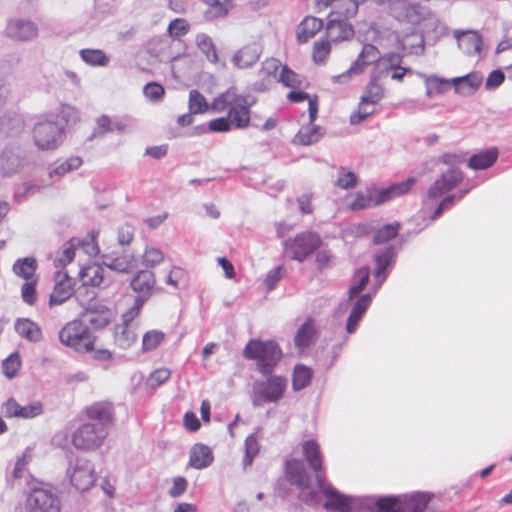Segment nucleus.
Segmentation results:
<instances>
[{
    "label": "nucleus",
    "mask_w": 512,
    "mask_h": 512,
    "mask_svg": "<svg viewBox=\"0 0 512 512\" xmlns=\"http://www.w3.org/2000/svg\"><path fill=\"white\" fill-rule=\"evenodd\" d=\"M255 102L253 96L238 94L234 88H230L213 100L211 110L217 113L227 110V117L233 126L243 129L250 123V108Z\"/></svg>",
    "instance_id": "1"
},
{
    "label": "nucleus",
    "mask_w": 512,
    "mask_h": 512,
    "mask_svg": "<svg viewBox=\"0 0 512 512\" xmlns=\"http://www.w3.org/2000/svg\"><path fill=\"white\" fill-rule=\"evenodd\" d=\"M243 356L247 360L256 363L259 373L271 374L282 358V350L274 340L251 339L243 350Z\"/></svg>",
    "instance_id": "2"
},
{
    "label": "nucleus",
    "mask_w": 512,
    "mask_h": 512,
    "mask_svg": "<svg viewBox=\"0 0 512 512\" xmlns=\"http://www.w3.org/2000/svg\"><path fill=\"white\" fill-rule=\"evenodd\" d=\"M430 500V494L424 492L384 496L375 501L370 512H425Z\"/></svg>",
    "instance_id": "3"
},
{
    "label": "nucleus",
    "mask_w": 512,
    "mask_h": 512,
    "mask_svg": "<svg viewBox=\"0 0 512 512\" xmlns=\"http://www.w3.org/2000/svg\"><path fill=\"white\" fill-rule=\"evenodd\" d=\"M263 380L253 383L251 402L254 407L276 404L283 399L287 389V379L282 375L267 374Z\"/></svg>",
    "instance_id": "4"
},
{
    "label": "nucleus",
    "mask_w": 512,
    "mask_h": 512,
    "mask_svg": "<svg viewBox=\"0 0 512 512\" xmlns=\"http://www.w3.org/2000/svg\"><path fill=\"white\" fill-rule=\"evenodd\" d=\"M60 341L77 352H90L94 348L95 337L84 322H67L59 332Z\"/></svg>",
    "instance_id": "5"
},
{
    "label": "nucleus",
    "mask_w": 512,
    "mask_h": 512,
    "mask_svg": "<svg viewBox=\"0 0 512 512\" xmlns=\"http://www.w3.org/2000/svg\"><path fill=\"white\" fill-rule=\"evenodd\" d=\"M107 436L106 427L84 423L73 432L71 442L77 450L94 451L103 445Z\"/></svg>",
    "instance_id": "6"
},
{
    "label": "nucleus",
    "mask_w": 512,
    "mask_h": 512,
    "mask_svg": "<svg viewBox=\"0 0 512 512\" xmlns=\"http://www.w3.org/2000/svg\"><path fill=\"white\" fill-rule=\"evenodd\" d=\"M285 476L289 483L296 485L299 492V498L312 503L315 500V491L310 487V477L301 460L290 459L285 463Z\"/></svg>",
    "instance_id": "7"
},
{
    "label": "nucleus",
    "mask_w": 512,
    "mask_h": 512,
    "mask_svg": "<svg viewBox=\"0 0 512 512\" xmlns=\"http://www.w3.org/2000/svg\"><path fill=\"white\" fill-rule=\"evenodd\" d=\"M321 244L322 241L318 234L306 231L297 234L293 239L287 240L285 249L290 258L302 262L319 249Z\"/></svg>",
    "instance_id": "8"
},
{
    "label": "nucleus",
    "mask_w": 512,
    "mask_h": 512,
    "mask_svg": "<svg viewBox=\"0 0 512 512\" xmlns=\"http://www.w3.org/2000/svg\"><path fill=\"white\" fill-rule=\"evenodd\" d=\"M33 139L41 150L56 149L62 141V128L54 121L39 122L34 126Z\"/></svg>",
    "instance_id": "9"
},
{
    "label": "nucleus",
    "mask_w": 512,
    "mask_h": 512,
    "mask_svg": "<svg viewBox=\"0 0 512 512\" xmlns=\"http://www.w3.org/2000/svg\"><path fill=\"white\" fill-rule=\"evenodd\" d=\"M384 96V89L375 79L371 80L354 114V124L365 120L377 111V106Z\"/></svg>",
    "instance_id": "10"
},
{
    "label": "nucleus",
    "mask_w": 512,
    "mask_h": 512,
    "mask_svg": "<svg viewBox=\"0 0 512 512\" xmlns=\"http://www.w3.org/2000/svg\"><path fill=\"white\" fill-rule=\"evenodd\" d=\"M326 33L332 42L349 40L352 35L349 6L342 11H332L326 26Z\"/></svg>",
    "instance_id": "11"
},
{
    "label": "nucleus",
    "mask_w": 512,
    "mask_h": 512,
    "mask_svg": "<svg viewBox=\"0 0 512 512\" xmlns=\"http://www.w3.org/2000/svg\"><path fill=\"white\" fill-rule=\"evenodd\" d=\"M26 503L29 512H60L59 499L47 489H33Z\"/></svg>",
    "instance_id": "12"
},
{
    "label": "nucleus",
    "mask_w": 512,
    "mask_h": 512,
    "mask_svg": "<svg viewBox=\"0 0 512 512\" xmlns=\"http://www.w3.org/2000/svg\"><path fill=\"white\" fill-rule=\"evenodd\" d=\"M70 481L79 491L89 490L96 481L94 464L88 459H77L70 475Z\"/></svg>",
    "instance_id": "13"
},
{
    "label": "nucleus",
    "mask_w": 512,
    "mask_h": 512,
    "mask_svg": "<svg viewBox=\"0 0 512 512\" xmlns=\"http://www.w3.org/2000/svg\"><path fill=\"white\" fill-rule=\"evenodd\" d=\"M319 489L324 494L326 501L324 507L332 512H349L351 509V500L349 497L341 494L331 484L325 481L322 475L317 476Z\"/></svg>",
    "instance_id": "14"
},
{
    "label": "nucleus",
    "mask_w": 512,
    "mask_h": 512,
    "mask_svg": "<svg viewBox=\"0 0 512 512\" xmlns=\"http://www.w3.org/2000/svg\"><path fill=\"white\" fill-rule=\"evenodd\" d=\"M462 181L463 174L461 171L448 170L441 174L429 187L427 197L429 200H437L456 188Z\"/></svg>",
    "instance_id": "15"
},
{
    "label": "nucleus",
    "mask_w": 512,
    "mask_h": 512,
    "mask_svg": "<svg viewBox=\"0 0 512 512\" xmlns=\"http://www.w3.org/2000/svg\"><path fill=\"white\" fill-rule=\"evenodd\" d=\"M6 35L18 42L32 41L38 36V27L31 20L13 18L7 22Z\"/></svg>",
    "instance_id": "16"
},
{
    "label": "nucleus",
    "mask_w": 512,
    "mask_h": 512,
    "mask_svg": "<svg viewBox=\"0 0 512 512\" xmlns=\"http://www.w3.org/2000/svg\"><path fill=\"white\" fill-rule=\"evenodd\" d=\"M43 405L36 401L27 405H20L15 399L10 398L2 405V413L7 418L30 419L41 415Z\"/></svg>",
    "instance_id": "17"
},
{
    "label": "nucleus",
    "mask_w": 512,
    "mask_h": 512,
    "mask_svg": "<svg viewBox=\"0 0 512 512\" xmlns=\"http://www.w3.org/2000/svg\"><path fill=\"white\" fill-rule=\"evenodd\" d=\"M54 289L50 295V305H59L68 300L74 292L73 279L64 271L54 275Z\"/></svg>",
    "instance_id": "18"
},
{
    "label": "nucleus",
    "mask_w": 512,
    "mask_h": 512,
    "mask_svg": "<svg viewBox=\"0 0 512 512\" xmlns=\"http://www.w3.org/2000/svg\"><path fill=\"white\" fill-rule=\"evenodd\" d=\"M102 262L111 270L128 273L136 267L137 260L132 253L111 251L102 254Z\"/></svg>",
    "instance_id": "19"
},
{
    "label": "nucleus",
    "mask_w": 512,
    "mask_h": 512,
    "mask_svg": "<svg viewBox=\"0 0 512 512\" xmlns=\"http://www.w3.org/2000/svg\"><path fill=\"white\" fill-rule=\"evenodd\" d=\"M85 416L95 421L96 426H108L114 421V409L112 403L108 401H99L87 406L84 410Z\"/></svg>",
    "instance_id": "20"
},
{
    "label": "nucleus",
    "mask_w": 512,
    "mask_h": 512,
    "mask_svg": "<svg viewBox=\"0 0 512 512\" xmlns=\"http://www.w3.org/2000/svg\"><path fill=\"white\" fill-rule=\"evenodd\" d=\"M262 45L259 41H252L238 49L233 57L232 63L235 67L245 69L253 66L260 58Z\"/></svg>",
    "instance_id": "21"
},
{
    "label": "nucleus",
    "mask_w": 512,
    "mask_h": 512,
    "mask_svg": "<svg viewBox=\"0 0 512 512\" xmlns=\"http://www.w3.org/2000/svg\"><path fill=\"white\" fill-rule=\"evenodd\" d=\"M301 448L307 464L316 473V477L318 475L324 477V456L318 442L314 439L306 440L301 444Z\"/></svg>",
    "instance_id": "22"
},
{
    "label": "nucleus",
    "mask_w": 512,
    "mask_h": 512,
    "mask_svg": "<svg viewBox=\"0 0 512 512\" xmlns=\"http://www.w3.org/2000/svg\"><path fill=\"white\" fill-rule=\"evenodd\" d=\"M22 157L19 148L7 146L0 152V174L11 176L17 173L22 167Z\"/></svg>",
    "instance_id": "23"
},
{
    "label": "nucleus",
    "mask_w": 512,
    "mask_h": 512,
    "mask_svg": "<svg viewBox=\"0 0 512 512\" xmlns=\"http://www.w3.org/2000/svg\"><path fill=\"white\" fill-rule=\"evenodd\" d=\"M454 37L457 39L458 47L467 55H476L480 53L482 39L476 31H454Z\"/></svg>",
    "instance_id": "24"
},
{
    "label": "nucleus",
    "mask_w": 512,
    "mask_h": 512,
    "mask_svg": "<svg viewBox=\"0 0 512 512\" xmlns=\"http://www.w3.org/2000/svg\"><path fill=\"white\" fill-rule=\"evenodd\" d=\"M393 250L390 248L385 249L383 252L375 256L376 268L374 271L373 293L380 288L387 278V269L393 260Z\"/></svg>",
    "instance_id": "25"
},
{
    "label": "nucleus",
    "mask_w": 512,
    "mask_h": 512,
    "mask_svg": "<svg viewBox=\"0 0 512 512\" xmlns=\"http://www.w3.org/2000/svg\"><path fill=\"white\" fill-rule=\"evenodd\" d=\"M323 27L320 18L307 16L297 26L296 35L299 43H306L313 38Z\"/></svg>",
    "instance_id": "26"
},
{
    "label": "nucleus",
    "mask_w": 512,
    "mask_h": 512,
    "mask_svg": "<svg viewBox=\"0 0 512 512\" xmlns=\"http://www.w3.org/2000/svg\"><path fill=\"white\" fill-rule=\"evenodd\" d=\"M78 276L84 286L96 287L104 280V268L98 263H89L80 269Z\"/></svg>",
    "instance_id": "27"
},
{
    "label": "nucleus",
    "mask_w": 512,
    "mask_h": 512,
    "mask_svg": "<svg viewBox=\"0 0 512 512\" xmlns=\"http://www.w3.org/2000/svg\"><path fill=\"white\" fill-rule=\"evenodd\" d=\"M451 82L457 93L471 95L480 87L482 76L478 73H470L463 77L453 78Z\"/></svg>",
    "instance_id": "28"
},
{
    "label": "nucleus",
    "mask_w": 512,
    "mask_h": 512,
    "mask_svg": "<svg viewBox=\"0 0 512 512\" xmlns=\"http://www.w3.org/2000/svg\"><path fill=\"white\" fill-rule=\"evenodd\" d=\"M498 155V149L492 147L486 151L472 155L468 159L467 165L472 170H484L491 167L497 161Z\"/></svg>",
    "instance_id": "29"
},
{
    "label": "nucleus",
    "mask_w": 512,
    "mask_h": 512,
    "mask_svg": "<svg viewBox=\"0 0 512 512\" xmlns=\"http://www.w3.org/2000/svg\"><path fill=\"white\" fill-rule=\"evenodd\" d=\"M213 455L211 449L204 444H195L189 455V464L195 469H203L211 464Z\"/></svg>",
    "instance_id": "30"
},
{
    "label": "nucleus",
    "mask_w": 512,
    "mask_h": 512,
    "mask_svg": "<svg viewBox=\"0 0 512 512\" xmlns=\"http://www.w3.org/2000/svg\"><path fill=\"white\" fill-rule=\"evenodd\" d=\"M82 163V159L78 156H72L64 160H58L57 162L50 165L48 168V175L50 178H53L54 176H64L65 174L78 169Z\"/></svg>",
    "instance_id": "31"
},
{
    "label": "nucleus",
    "mask_w": 512,
    "mask_h": 512,
    "mask_svg": "<svg viewBox=\"0 0 512 512\" xmlns=\"http://www.w3.org/2000/svg\"><path fill=\"white\" fill-rule=\"evenodd\" d=\"M316 330L312 322H304L295 335V346L300 352L309 347L316 340Z\"/></svg>",
    "instance_id": "32"
},
{
    "label": "nucleus",
    "mask_w": 512,
    "mask_h": 512,
    "mask_svg": "<svg viewBox=\"0 0 512 512\" xmlns=\"http://www.w3.org/2000/svg\"><path fill=\"white\" fill-rule=\"evenodd\" d=\"M322 135V128L320 126L309 123L299 130L294 141L302 145H311L318 142Z\"/></svg>",
    "instance_id": "33"
},
{
    "label": "nucleus",
    "mask_w": 512,
    "mask_h": 512,
    "mask_svg": "<svg viewBox=\"0 0 512 512\" xmlns=\"http://www.w3.org/2000/svg\"><path fill=\"white\" fill-rule=\"evenodd\" d=\"M313 377V370L303 364H297L293 369L292 388L299 391L307 387Z\"/></svg>",
    "instance_id": "34"
},
{
    "label": "nucleus",
    "mask_w": 512,
    "mask_h": 512,
    "mask_svg": "<svg viewBox=\"0 0 512 512\" xmlns=\"http://www.w3.org/2000/svg\"><path fill=\"white\" fill-rule=\"evenodd\" d=\"M154 274L148 270L138 272L131 280V287L134 291L148 293L154 286Z\"/></svg>",
    "instance_id": "35"
},
{
    "label": "nucleus",
    "mask_w": 512,
    "mask_h": 512,
    "mask_svg": "<svg viewBox=\"0 0 512 512\" xmlns=\"http://www.w3.org/2000/svg\"><path fill=\"white\" fill-rule=\"evenodd\" d=\"M378 58L379 52L375 46L371 44L364 45L357 60L354 62V73L362 71L365 66L376 62Z\"/></svg>",
    "instance_id": "36"
},
{
    "label": "nucleus",
    "mask_w": 512,
    "mask_h": 512,
    "mask_svg": "<svg viewBox=\"0 0 512 512\" xmlns=\"http://www.w3.org/2000/svg\"><path fill=\"white\" fill-rule=\"evenodd\" d=\"M401 225L399 222H393L389 224H385L378 229H375L373 235V242L375 244L386 243L397 237L399 234V230Z\"/></svg>",
    "instance_id": "37"
},
{
    "label": "nucleus",
    "mask_w": 512,
    "mask_h": 512,
    "mask_svg": "<svg viewBox=\"0 0 512 512\" xmlns=\"http://www.w3.org/2000/svg\"><path fill=\"white\" fill-rule=\"evenodd\" d=\"M81 59L90 66L104 67L109 64V57L100 49H82Z\"/></svg>",
    "instance_id": "38"
},
{
    "label": "nucleus",
    "mask_w": 512,
    "mask_h": 512,
    "mask_svg": "<svg viewBox=\"0 0 512 512\" xmlns=\"http://www.w3.org/2000/svg\"><path fill=\"white\" fill-rule=\"evenodd\" d=\"M208 8L205 16L209 19H215L225 16L231 8L230 0H202Z\"/></svg>",
    "instance_id": "39"
},
{
    "label": "nucleus",
    "mask_w": 512,
    "mask_h": 512,
    "mask_svg": "<svg viewBox=\"0 0 512 512\" xmlns=\"http://www.w3.org/2000/svg\"><path fill=\"white\" fill-rule=\"evenodd\" d=\"M37 261L32 257L18 259L13 265V271L16 275L25 280H30L36 271Z\"/></svg>",
    "instance_id": "40"
},
{
    "label": "nucleus",
    "mask_w": 512,
    "mask_h": 512,
    "mask_svg": "<svg viewBox=\"0 0 512 512\" xmlns=\"http://www.w3.org/2000/svg\"><path fill=\"white\" fill-rule=\"evenodd\" d=\"M84 316H92L90 320H110V309L102 302L91 301L84 309Z\"/></svg>",
    "instance_id": "41"
},
{
    "label": "nucleus",
    "mask_w": 512,
    "mask_h": 512,
    "mask_svg": "<svg viewBox=\"0 0 512 512\" xmlns=\"http://www.w3.org/2000/svg\"><path fill=\"white\" fill-rule=\"evenodd\" d=\"M24 128V121L19 115H5L1 119L0 131L7 135H16Z\"/></svg>",
    "instance_id": "42"
},
{
    "label": "nucleus",
    "mask_w": 512,
    "mask_h": 512,
    "mask_svg": "<svg viewBox=\"0 0 512 512\" xmlns=\"http://www.w3.org/2000/svg\"><path fill=\"white\" fill-rule=\"evenodd\" d=\"M15 330L29 341H39L42 338L41 329L36 322H16Z\"/></svg>",
    "instance_id": "43"
},
{
    "label": "nucleus",
    "mask_w": 512,
    "mask_h": 512,
    "mask_svg": "<svg viewBox=\"0 0 512 512\" xmlns=\"http://www.w3.org/2000/svg\"><path fill=\"white\" fill-rule=\"evenodd\" d=\"M188 106L191 114H202L209 109L205 97L196 89L189 92Z\"/></svg>",
    "instance_id": "44"
},
{
    "label": "nucleus",
    "mask_w": 512,
    "mask_h": 512,
    "mask_svg": "<svg viewBox=\"0 0 512 512\" xmlns=\"http://www.w3.org/2000/svg\"><path fill=\"white\" fill-rule=\"evenodd\" d=\"M260 451L259 440L255 434H250L245 439V457L243 465L250 466Z\"/></svg>",
    "instance_id": "45"
},
{
    "label": "nucleus",
    "mask_w": 512,
    "mask_h": 512,
    "mask_svg": "<svg viewBox=\"0 0 512 512\" xmlns=\"http://www.w3.org/2000/svg\"><path fill=\"white\" fill-rule=\"evenodd\" d=\"M196 44L198 48L206 55V58L211 63H216L218 56L214 44L209 36L206 34H199L196 37Z\"/></svg>",
    "instance_id": "46"
},
{
    "label": "nucleus",
    "mask_w": 512,
    "mask_h": 512,
    "mask_svg": "<svg viewBox=\"0 0 512 512\" xmlns=\"http://www.w3.org/2000/svg\"><path fill=\"white\" fill-rule=\"evenodd\" d=\"M22 362L19 353L14 352L6 357L2 362V370L4 375L11 379L17 375L21 368Z\"/></svg>",
    "instance_id": "47"
},
{
    "label": "nucleus",
    "mask_w": 512,
    "mask_h": 512,
    "mask_svg": "<svg viewBox=\"0 0 512 512\" xmlns=\"http://www.w3.org/2000/svg\"><path fill=\"white\" fill-rule=\"evenodd\" d=\"M373 206H377L373 187L357 192L354 198V209H365Z\"/></svg>",
    "instance_id": "48"
},
{
    "label": "nucleus",
    "mask_w": 512,
    "mask_h": 512,
    "mask_svg": "<svg viewBox=\"0 0 512 512\" xmlns=\"http://www.w3.org/2000/svg\"><path fill=\"white\" fill-rule=\"evenodd\" d=\"M278 80L284 86L293 89L300 88L303 82L302 77L290 70L287 66L282 67Z\"/></svg>",
    "instance_id": "49"
},
{
    "label": "nucleus",
    "mask_w": 512,
    "mask_h": 512,
    "mask_svg": "<svg viewBox=\"0 0 512 512\" xmlns=\"http://www.w3.org/2000/svg\"><path fill=\"white\" fill-rule=\"evenodd\" d=\"M136 339L135 334L128 328V322H121L115 327V340L121 346H128Z\"/></svg>",
    "instance_id": "50"
},
{
    "label": "nucleus",
    "mask_w": 512,
    "mask_h": 512,
    "mask_svg": "<svg viewBox=\"0 0 512 512\" xmlns=\"http://www.w3.org/2000/svg\"><path fill=\"white\" fill-rule=\"evenodd\" d=\"M164 260V253L155 247H146L142 255V263L146 267H155Z\"/></svg>",
    "instance_id": "51"
},
{
    "label": "nucleus",
    "mask_w": 512,
    "mask_h": 512,
    "mask_svg": "<svg viewBox=\"0 0 512 512\" xmlns=\"http://www.w3.org/2000/svg\"><path fill=\"white\" fill-rule=\"evenodd\" d=\"M113 120L107 115H101L95 120V127L93 129V137H102L107 133L113 132Z\"/></svg>",
    "instance_id": "52"
},
{
    "label": "nucleus",
    "mask_w": 512,
    "mask_h": 512,
    "mask_svg": "<svg viewBox=\"0 0 512 512\" xmlns=\"http://www.w3.org/2000/svg\"><path fill=\"white\" fill-rule=\"evenodd\" d=\"M171 375V371L168 368H159L154 370L147 378V385L151 388H157L164 384Z\"/></svg>",
    "instance_id": "53"
},
{
    "label": "nucleus",
    "mask_w": 512,
    "mask_h": 512,
    "mask_svg": "<svg viewBox=\"0 0 512 512\" xmlns=\"http://www.w3.org/2000/svg\"><path fill=\"white\" fill-rule=\"evenodd\" d=\"M330 53V42L326 40H319L313 46V60L318 64L325 63Z\"/></svg>",
    "instance_id": "54"
},
{
    "label": "nucleus",
    "mask_w": 512,
    "mask_h": 512,
    "mask_svg": "<svg viewBox=\"0 0 512 512\" xmlns=\"http://www.w3.org/2000/svg\"><path fill=\"white\" fill-rule=\"evenodd\" d=\"M164 339V333L152 330L144 334L142 347L143 350H154Z\"/></svg>",
    "instance_id": "55"
},
{
    "label": "nucleus",
    "mask_w": 512,
    "mask_h": 512,
    "mask_svg": "<svg viewBox=\"0 0 512 512\" xmlns=\"http://www.w3.org/2000/svg\"><path fill=\"white\" fill-rule=\"evenodd\" d=\"M143 93L145 97L150 101L158 102L163 98L165 89L159 83L150 82L144 86Z\"/></svg>",
    "instance_id": "56"
},
{
    "label": "nucleus",
    "mask_w": 512,
    "mask_h": 512,
    "mask_svg": "<svg viewBox=\"0 0 512 512\" xmlns=\"http://www.w3.org/2000/svg\"><path fill=\"white\" fill-rule=\"evenodd\" d=\"M465 195V192L461 193L458 197H456L455 195H448V196H445L441 201L440 203L438 204L437 208L435 209V211L433 212V214L430 216V219L432 221L436 220L437 218H439L443 211L446 210V209H449L451 208L453 205H454V202L455 200H460L462 199V197Z\"/></svg>",
    "instance_id": "57"
},
{
    "label": "nucleus",
    "mask_w": 512,
    "mask_h": 512,
    "mask_svg": "<svg viewBox=\"0 0 512 512\" xmlns=\"http://www.w3.org/2000/svg\"><path fill=\"white\" fill-rule=\"evenodd\" d=\"M417 179L415 177H409L406 180L398 183H393L390 186L395 198L407 194L412 187L416 184Z\"/></svg>",
    "instance_id": "58"
},
{
    "label": "nucleus",
    "mask_w": 512,
    "mask_h": 512,
    "mask_svg": "<svg viewBox=\"0 0 512 512\" xmlns=\"http://www.w3.org/2000/svg\"><path fill=\"white\" fill-rule=\"evenodd\" d=\"M352 0H314L315 9L318 12L326 10L328 7H333L334 11L350 6Z\"/></svg>",
    "instance_id": "59"
},
{
    "label": "nucleus",
    "mask_w": 512,
    "mask_h": 512,
    "mask_svg": "<svg viewBox=\"0 0 512 512\" xmlns=\"http://www.w3.org/2000/svg\"><path fill=\"white\" fill-rule=\"evenodd\" d=\"M145 299L143 297H136L132 300V303L129 305L128 309L122 312V320H134L140 314V310L144 304Z\"/></svg>",
    "instance_id": "60"
},
{
    "label": "nucleus",
    "mask_w": 512,
    "mask_h": 512,
    "mask_svg": "<svg viewBox=\"0 0 512 512\" xmlns=\"http://www.w3.org/2000/svg\"><path fill=\"white\" fill-rule=\"evenodd\" d=\"M186 280V273L179 267H173L166 277V283L178 288Z\"/></svg>",
    "instance_id": "61"
},
{
    "label": "nucleus",
    "mask_w": 512,
    "mask_h": 512,
    "mask_svg": "<svg viewBox=\"0 0 512 512\" xmlns=\"http://www.w3.org/2000/svg\"><path fill=\"white\" fill-rule=\"evenodd\" d=\"M370 276V270L368 267L360 268L355 274H354V281H357V284H354V294L362 291L366 284L369 281Z\"/></svg>",
    "instance_id": "62"
},
{
    "label": "nucleus",
    "mask_w": 512,
    "mask_h": 512,
    "mask_svg": "<svg viewBox=\"0 0 512 512\" xmlns=\"http://www.w3.org/2000/svg\"><path fill=\"white\" fill-rule=\"evenodd\" d=\"M75 257V248L72 243H69L68 245L63 247V250L61 251V255L58 256L54 263L55 266H65L68 263H70Z\"/></svg>",
    "instance_id": "63"
},
{
    "label": "nucleus",
    "mask_w": 512,
    "mask_h": 512,
    "mask_svg": "<svg viewBox=\"0 0 512 512\" xmlns=\"http://www.w3.org/2000/svg\"><path fill=\"white\" fill-rule=\"evenodd\" d=\"M189 26L183 19H175L170 22L168 32L171 37H180L188 32Z\"/></svg>",
    "instance_id": "64"
}]
</instances>
